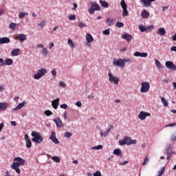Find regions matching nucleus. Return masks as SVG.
I'll list each match as a JSON object with an SVG mask.
<instances>
[{"instance_id": "nucleus-37", "label": "nucleus", "mask_w": 176, "mask_h": 176, "mask_svg": "<svg viewBox=\"0 0 176 176\" xmlns=\"http://www.w3.org/2000/svg\"><path fill=\"white\" fill-rule=\"evenodd\" d=\"M139 30H140V32H146V26L140 25Z\"/></svg>"}, {"instance_id": "nucleus-3", "label": "nucleus", "mask_w": 176, "mask_h": 176, "mask_svg": "<svg viewBox=\"0 0 176 176\" xmlns=\"http://www.w3.org/2000/svg\"><path fill=\"white\" fill-rule=\"evenodd\" d=\"M31 135L33 137L32 141L36 142V144H41L43 141V138L41 135V133L38 132L32 131Z\"/></svg>"}, {"instance_id": "nucleus-63", "label": "nucleus", "mask_w": 176, "mask_h": 176, "mask_svg": "<svg viewBox=\"0 0 176 176\" xmlns=\"http://www.w3.org/2000/svg\"><path fill=\"white\" fill-rule=\"evenodd\" d=\"M76 107H82V102L80 101H78L76 102Z\"/></svg>"}, {"instance_id": "nucleus-22", "label": "nucleus", "mask_w": 176, "mask_h": 176, "mask_svg": "<svg viewBox=\"0 0 176 176\" xmlns=\"http://www.w3.org/2000/svg\"><path fill=\"white\" fill-rule=\"evenodd\" d=\"M25 104H27V102L25 101H23L21 103H19L17 107H16L15 108H14L12 109L13 112H16V111H19V109H21V108H23V107H24V105H25Z\"/></svg>"}, {"instance_id": "nucleus-11", "label": "nucleus", "mask_w": 176, "mask_h": 176, "mask_svg": "<svg viewBox=\"0 0 176 176\" xmlns=\"http://www.w3.org/2000/svg\"><path fill=\"white\" fill-rule=\"evenodd\" d=\"M165 67L170 71H176V65L172 61H166L165 63Z\"/></svg>"}, {"instance_id": "nucleus-40", "label": "nucleus", "mask_w": 176, "mask_h": 176, "mask_svg": "<svg viewBox=\"0 0 176 176\" xmlns=\"http://www.w3.org/2000/svg\"><path fill=\"white\" fill-rule=\"evenodd\" d=\"M111 129H113V126H111L110 128L108 129L107 130V131H105V132L104 133V138L108 136V134H109V133H110Z\"/></svg>"}, {"instance_id": "nucleus-47", "label": "nucleus", "mask_w": 176, "mask_h": 176, "mask_svg": "<svg viewBox=\"0 0 176 176\" xmlns=\"http://www.w3.org/2000/svg\"><path fill=\"white\" fill-rule=\"evenodd\" d=\"M16 25H17L15 23H10L9 25V28L11 29V30H14V28H16Z\"/></svg>"}, {"instance_id": "nucleus-35", "label": "nucleus", "mask_w": 176, "mask_h": 176, "mask_svg": "<svg viewBox=\"0 0 176 176\" xmlns=\"http://www.w3.org/2000/svg\"><path fill=\"white\" fill-rule=\"evenodd\" d=\"M41 53L43 56H47V54H49V50H47V48L44 47L42 49Z\"/></svg>"}, {"instance_id": "nucleus-25", "label": "nucleus", "mask_w": 176, "mask_h": 176, "mask_svg": "<svg viewBox=\"0 0 176 176\" xmlns=\"http://www.w3.org/2000/svg\"><path fill=\"white\" fill-rule=\"evenodd\" d=\"M113 155L122 157V150L120 148H116L113 151Z\"/></svg>"}, {"instance_id": "nucleus-32", "label": "nucleus", "mask_w": 176, "mask_h": 176, "mask_svg": "<svg viewBox=\"0 0 176 176\" xmlns=\"http://www.w3.org/2000/svg\"><path fill=\"white\" fill-rule=\"evenodd\" d=\"M25 16H28V12H20L19 13V19H24V17H25Z\"/></svg>"}, {"instance_id": "nucleus-48", "label": "nucleus", "mask_w": 176, "mask_h": 176, "mask_svg": "<svg viewBox=\"0 0 176 176\" xmlns=\"http://www.w3.org/2000/svg\"><path fill=\"white\" fill-rule=\"evenodd\" d=\"M58 85L60 87H67V84H65V82H64L63 81H60L58 82Z\"/></svg>"}, {"instance_id": "nucleus-4", "label": "nucleus", "mask_w": 176, "mask_h": 176, "mask_svg": "<svg viewBox=\"0 0 176 176\" xmlns=\"http://www.w3.org/2000/svg\"><path fill=\"white\" fill-rule=\"evenodd\" d=\"M141 86L140 93H148L151 89V84L149 82H142Z\"/></svg>"}, {"instance_id": "nucleus-43", "label": "nucleus", "mask_w": 176, "mask_h": 176, "mask_svg": "<svg viewBox=\"0 0 176 176\" xmlns=\"http://www.w3.org/2000/svg\"><path fill=\"white\" fill-rule=\"evenodd\" d=\"M64 137L65 138H69L70 137H72V133H71V132H65V135H64Z\"/></svg>"}, {"instance_id": "nucleus-20", "label": "nucleus", "mask_w": 176, "mask_h": 176, "mask_svg": "<svg viewBox=\"0 0 176 176\" xmlns=\"http://www.w3.org/2000/svg\"><path fill=\"white\" fill-rule=\"evenodd\" d=\"M140 16H142V19H148V17L151 16V14L148 10H143L140 13Z\"/></svg>"}, {"instance_id": "nucleus-10", "label": "nucleus", "mask_w": 176, "mask_h": 176, "mask_svg": "<svg viewBox=\"0 0 176 176\" xmlns=\"http://www.w3.org/2000/svg\"><path fill=\"white\" fill-rule=\"evenodd\" d=\"M148 116H151V113L144 111H140L138 115V118L140 119V120H145Z\"/></svg>"}, {"instance_id": "nucleus-31", "label": "nucleus", "mask_w": 176, "mask_h": 176, "mask_svg": "<svg viewBox=\"0 0 176 176\" xmlns=\"http://www.w3.org/2000/svg\"><path fill=\"white\" fill-rule=\"evenodd\" d=\"M13 64V60L10 58H6L5 60L4 65H12Z\"/></svg>"}, {"instance_id": "nucleus-28", "label": "nucleus", "mask_w": 176, "mask_h": 176, "mask_svg": "<svg viewBox=\"0 0 176 176\" xmlns=\"http://www.w3.org/2000/svg\"><path fill=\"white\" fill-rule=\"evenodd\" d=\"M8 109V103L6 102H0V111H5Z\"/></svg>"}, {"instance_id": "nucleus-41", "label": "nucleus", "mask_w": 176, "mask_h": 176, "mask_svg": "<svg viewBox=\"0 0 176 176\" xmlns=\"http://www.w3.org/2000/svg\"><path fill=\"white\" fill-rule=\"evenodd\" d=\"M94 151H100V149H102V145L100 144L98 146H95L91 148Z\"/></svg>"}, {"instance_id": "nucleus-44", "label": "nucleus", "mask_w": 176, "mask_h": 176, "mask_svg": "<svg viewBox=\"0 0 176 176\" xmlns=\"http://www.w3.org/2000/svg\"><path fill=\"white\" fill-rule=\"evenodd\" d=\"M103 35H109L111 34V30L109 28L104 30L102 32Z\"/></svg>"}, {"instance_id": "nucleus-60", "label": "nucleus", "mask_w": 176, "mask_h": 176, "mask_svg": "<svg viewBox=\"0 0 176 176\" xmlns=\"http://www.w3.org/2000/svg\"><path fill=\"white\" fill-rule=\"evenodd\" d=\"M36 47H41V49H43L45 47V45L43 44L38 43L37 44Z\"/></svg>"}, {"instance_id": "nucleus-23", "label": "nucleus", "mask_w": 176, "mask_h": 176, "mask_svg": "<svg viewBox=\"0 0 176 176\" xmlns=\"http://www.w3.org/2000/svg\"><path fill=\"white\" fill-rule=\"evenodd\" d=\"M6 43H10V39L8 37L0 38V45H5Z\"/></svg>"}, {"instance_id": "nucleus-13", "label": "nucleus", "mask_w": 176, "mask_h": 176, "mask_svg": "<svg viewBox=\"0 0 176 176\" xmlns=\"http://www.w3.org/2000/svg\"><path fill=\"white\" fill-rule=\"evenodd\" d=\"M130 137L129 136H125L124 138L121 140L119 141L120 145H130V140H131Z\"/></svg>"}, {"instance_id": "nucleus-5", "label": "nucleus", "mask_w": 176, "mask_h": 176, "mask_svg": "<svg viewBox=\"0 0 176 176\" xmlns=\"http://www.w3.org/2000/svg\"><path fill=\"white\" fill-rule=\"evenodd\" d=\"M120 6L122 9V16L126 17L129 16V10H127V4L125 0H121Z\"/></svg>"}, {"instance_id": "nucleus-16", "label": "nucleus", "mask_w": 176, "mask_h": 176, "mask_svg": "<svg viewBox=\"0 0 176 176\" xmlns=\"http://www.w3.org/2000/svg\"><path fill=\"white\" fill-rule=\"evenodd\" d=\"M166 34H167V32H166V28H158L157 31V35H159V36H164Z\"/></svg>"}, {"instance_id": "nucleus-45", "label": "nucleus", "mask_w": 176, "mask_h": 176, "mask_svg": "<svg viewBox=\"0 0 176 176\" xmlns=\"http://www.w3.org/2000/svg\"><path fill=\"white\" fill-rule=\"evenodd\" d=\"M116 25L118 27V28H122L124 27V23H123L122 22H117Z\"/></svg>"}, {"instance_id": "nucleus-12", "label": "nucleus", "mask_w": 176, "mask_h": 176, "mask_svg": "<svg viewBox=\"0 0 176 176\" xmlns=\"http://www.w3.org/2000/svg\"><path fill=\"white\" fill-rule=\"evenodd\" d=\"M50 140H51V141H52V142H54V144H55L56 145L60 144V141H58V139L56 136V132L53 131H51V135L50 137Z\"/></svg>"}, {"instance_id": "nucleus-19", "label": "nucleus", "mask_w": 176, "mask_h": 176, "mask_svg": "<svg viewBox=\"0 0 176 176\" xmlns=\"http://www.w3.org/2000/svg\"><path fill=\"white\" fill-rule=\"evenodd\" d=\"M51 102L52 108H54V109H57V108H58V104H60V98H56L54 100H52Z\"/></svg>"}, {"instance_id": "nucleus-24", "label": "nucleus", "mask_w": 176, "mask_h": 176, "mask_svg": "<svg viewBox=\"0 0 176 176\" xmlns=\"http://www.w3.org/2000/svg\"><path fill=\"white\" fill-rule=\"evenodd\" d=\"M25 140L26 142V146L28 148H31V146H32V143L31 142V140H30L28 135H25Z\"/></svg>"}, {"instance_id": "nucleus-59", "label": "nucleus", "mask_w": 176, "mask_h": 176, "mask_svg": "<svg viewBox=\"0 0 176 176\" xmlns=\"http://www.w3.org/2000/svg\"><path fill=\"white\" fill-rule=\"evenodd\" d=\"M174 126H176V123H172L169 124L165 126V127H174Z\"/></svg>"}, {"instance_id": "nucleus-51", "label": "nucleus", "mask_w": 176, "mask_h": 176, "mask_svg": "<svg viewBox=\"0 0 176 176\" xmlns=\"http://www.w3.org/2000/svg\"><path fill=\"white\" fill-rule=\"evenodd\" d=\"M122 61H123L124 64H126V63H131V60H130V58H124L122 59Z\"/></svg>"}, {"instance_id": "nucleus-6", "label": "nucleus", "mask_w": 176, "mask_h": 176, "mask_svg": "<svg viewBox=\"0 0 176 176\" xmlns=\"http://www.w3.org/2000/svg\"><path fill=\"white\" fill-rule=\"evenodd\" d=\"M45 74H47V70L46 69H41L38 71V73L34 76V79L39 80L41 78L45 76Z\"/></svg>"}, {"instance_id": "nucleus-36", "label": "nucleus", "mask_w": 176, "mask_h": 176, "mask_svg": "<svg viewBox=\"0 0 176 176\" xmlns=\"http://www.w3.org/2000/svg\"><path fill=\"white\" fill-rule=\"evenodd\" d=\"M51 159L53 160V162H55V163H60V160L58 156H52Z\"/></svg>"}, {"instance_id": "nucleus-39", "label": "nucleus", "mask_w": 176, "mask_h": 176, "mask_svg": "<svg viewBox=\"0 0 176 176\" xmlns=\"http://www.w3.org/2000/svg\"><path fill=\"white\" fill-rule=\"evenodd\" d=\"M161 101L164 107H168V102L163 97H161Z\"/></svg>"}, {"instance_id": "nucleus-7", "label": "nucleus", "mask_w": 176, "mask_h": 176, "mask_svg": "<svg viewBox=\"0 0 176 176\" xmlns=\"http://www.w3.org/2000/svg\"><path fill=\"white\" fill-rule=\"evenodd\" d=\"M109 80L111 83H113V85H119V82H120V79L119 78L115 76L111 72L108 74Z\"/></svg>"}, {"instance_id": "nucleus-55", "label": "nucleus", "mask_w": 176, "mask_h": 176, "mask_svg": "<svg viewBox=\"0 0 176 176\" xmlns=\"http://www.w3.org/2000/svg\"><path fill=\"white\" fill-rule=\"evenodd\" d=\"M94 176H101V172L100 170H97L96 173L93 174Z\"/></svg>"}, {"instance_id": "nucleus-27", "label": "nucleus", "mask_w": 176, "mask_h": 176, "mask_svg": "<svg viewBox=\"0 0 176 176\" xmlns=\"http://www.w3.org/2000/svg\"><path fill=\"white\" fill-rule=\"evenodd\" d=\"M155 65L157 67V69H159V71H160V69H163V66L162 65V63H160V61L159 60L155 59Z\"/></svg>"}, {"instance_id": "nucleus-14", "label": "nucleus", "mask_w": 176, "mask_h": 176, "mask_svg": "<svg viewBox=\"0 0 176 176\" xmlns=\"http://www.w3.org/2000/svg\"><path fill=\"white\" fill-rule=\"evenodd\" d=\"M85 39L87 41V45L88 46H90V43L94 42V38H93V36H91L90 33H87L86 34Z\"/></svg>"}, {"instance_id": "nucleus-52", "label": "nucleus", "mask_w": 176, "mask_h": 176, "mask_svg": "<svg viewBox=\"0 0 176 176\" xmlns=\"http://www.w3.org/2000/svg\"><path fill=\"white\" fill-rule=\"evenodd\" d=\"M68 19H69V20L74 21V20H76V16L73 14V15L69 16Z\"/></svg>"}, {"instance_id": "nucleus-29", "label": "nucleus", "mask_w": 176, "mask_h": 176, "mask_svg": "<svg viewBox=\"0 0 176 176\" xmlns=\"http://www.w3.org/2000/svg\"><path fill=\"white\" fill-rule=\"evenodd\" d=\"M106 23H108V25H109L110 27H111V25H113L114 23H115V19L113 18H108L106 20Z\"/></svg>"}, {"instance_id": "nucleus-26", "label": "nucleus", "mask_w": 176, "mask_h": 176, "mask_svg": "<svg viewBox=\"0 0 176 176\" xmlns=\"http://www.w3.org/2000/svg\"><path fill=\"white\" fill-rule=\"evenodd\" d=\"M67 45L69 46L71 49H75V47H76L75 43L72 41L71 38L67 40Z\"/></svg>"}, {"instance_id": "nucleus-18", "label": "nucleus", "mask_w": 176, "mask_h": 176, "mask_svg": "<svg viewBox=\"0 0 176 176\" xmlns=\"http://www.w3.org/2000/svg\"><path fill=\"white\" fill-rule=\"evenodd\" d=\"M133 56L135 57H142V58H145L148 57V53L146 52H136L133 54Z\"/></svg>"}, {"instance_id": "nucleus-49", "label": "nucleus", "mask_w": 176, "mask_h": 176, "mask_svg": "<svg viewBox=\"0 0 176 176\" xmlns=\"http://www.w3.org/2000/svg\"><path fill=\"white\" fill-rule=\"evenodd\" d=\"M148 162H149V158L148 157V156H146L142 163V166H145V164H146V163H148Z\"/></svg>"}, {"instance_id": "nucleus-38", "label": "nucleus", "mask_w": 176, "mask_h": 176, "mask_svg": "<svg viewBox=\"0 0 176 176\" xmlns=\"http://www.w3.org/2000/svg\"><path fill=\"white\" fill-rule=\"evenodd\" d=\"M38 27L40 28H43L46 25V21H42L39 23L37 24Z\"/></svg>"}, {"instance_id": "nucleus-42", "label": "nucleus", "mask_w": 176, "mask_h": 176, "mask_svg": "<svg viewBox=\"0 0 176 176\" xmlns=\"http://www.w3.org/2000/svg\"><path fill=\"white\" fill-rule=\"evenodd\" d=\"M45 116H52L53 115V112H52L50 110H46L44 112Z\"/></svg>"}, {"instance_id": "nucleus-33", "label": "nucleus", "mask_w": 176, "mask_h": 176, "mask_svg": "<svg viewBox=\"0 0 176 176\" xmlns=\"http://www.w3.org/2000/svg\"><path fill=\"white\" fill-rule=\"evenodd\" d=\"M155 30V26L153 25L146 26V32H151Z\"/></svg>"}, {"instance_id": "nucleus-53", "label": "nucleus", "mask_w": 176, "mask_h": 176, "mask_svg": "<svg viewBox=\"0 0 176 176\" xmlns=\"http://www.w3.org/2000/svg\"><path fill=\"white\" fill-rule=\"evenodd\" d=\"M60 107L62 109H67V108H68V105H67V104H63L60 105Z\"/></svg>"}, {"instance_id": "nucleus-61", "label": "nucleus", "mask_w": 176, "mask_h": 176, "mask_svg": "<svg viewBox=\"0 0 176 176\" xmlns=\"http://www.w3.org/2000/svg\"><path fill=\"white\" fill-rule=\"evenodd\" d=\"M5 63H3V59L2 58H0V67H3Z\"/></svg>"}, {"instance_id": "nucleus-46", "label": "nucleus", "mask_w": 176, "mask_h": 176, "mask_svg": "<svg viewBox=\"0 0 176 176\" xmlns=\"http://www.w3.org/2000/svg\"><path fill=\"white\" fill-rule=\"evenodd\" d=\"M164 170L165 168L162 167L160 170L158 171V175L157 176H162L163 174H164Z\"/></svg>"}, {"instance_id": "nucleus-17", "label": "nucleus", "mask_w": 176, "mask_h": 176, "mask_svg": "<svg viewBox=\"0 0 176 176\" xmlns=\"http://www.w3.org/2000/svg\"><path fill=\"white\" fill-rule=\"evenodd\" d=\"M122 38L124 41H126V42H131V41H133V36H131V34H129L127 33L124 34L122 36Z\"/></svg>"}, {"instance_id": "nucleus-2", "label": "nucleus", "mask_w": 176, "mask_h": 176, "mask_svg": "<svg viewBox=\"0 0 176 176\" xmlns=\"http://www.w3.org/2000/svg\"><path fill=\"white\" fill-rule=\"evenodd\" d=\"M100 10H101L100 5H98L96 1H91V7L88 10L89 14H94L95 12H98Z\"/></svg>"}, {"instance_id": "nucleus-62", "label": "nucleus", "mask_w": 176, "mask_h": 176, "mask_svg": "<svg viewBox=\"0 0 176 176\" xmlns=\"http://www.w3.org/2000/svg\"><path fill=\"white\" fill-rule=\"evenodd\" d=\"M171 149V144H167L166 146V152H168Z\"/></svg>"}, {"instance_id": "nucleus-56", "label": "nucleus", "mask_w": 176, "mask_h": 176, "mask_svg": "<svg viewBox=\"0 0 176 176\" xmlns=\"http://www.w3.org/2000/svg\"><path fill=\"white\" fill-rule=\"evenodd\" d=\"M127 163H129V161H124L122 162L118 163V164H119V166H126V164H127Z\"/></svg>"}, {"instance_id": "nucleus-64", "label": "nucleus", "mask_w": 176, "mask_h": 176, "mask_svg": "<svg viewBox=\"0 0 176 176\" xmlns=\"http://www.w3.org/2000/svg\"><path fill=\"white\" fill-rule=\"evenodd\" d=\"M171 52H176V46H173L170 48Z\"/></svg>"}, {"instance_id": "nucleus-1", "label": "nucleus", "mask_w": 176, "mask_h": 176, "mask_svg": "<svg viewBox=\"0 0 176 176\" xmlns=\"http://www.w3.org/2000/svg\"><path fill=\"white\" fill-rule=\"evenodd\" d=\"M14 162H13L12 165L11 166V168L14 170L16 174H20L21 170H20V166H24L25 164V160L20 157H16L14 159Z\"/></svg>"}, {"instance_id": "nucleus-50", "label": "nucleus", "mask_w": 176, "mask_h": 176, "mask_svg": "<svg viewBox=\"0 0 176 176\" xmlns=\"http://www.w3.org/2000/svg\"><path fill=\"white\" fill-rule=\"evenodd\" d=\"M51 74L52 76H57V70L56 69H53Z\"/></svg>"}, {"instance_id": "nucleus-34", "label": "nucleus", "mask_w": 176, "mask_h": 176, "mask_svg": "<svg viewBox=\"0 0 176 176\" xmlns=\"http://www.w3.org/2000/svg\"><path fill=\"white\" fill-rule=\"evenodd\" d=\"M100 3L101 6H102V8H107L109 6V5L108 4V2L105 1L100 0Z\"/></svg>"}, {"instance_id": "nucleus-54", "label": "nucleus", "mask_w": 176, "mask_h": 176, "mask_svg": "<svg viewBox=\"0 0 176 176\" xmlns=\"http://www.w3.org/2000/svg\"><path fill=\"white\" fill-rule=\"evenodd\" d=\"M135 144H137V141L135 140H131V138L129 145H135Z\"/></svg>"}, {"instance_id": "nucleus-9", "label": "nucleus", "mask_w": 176, "mask_h": 176, "mask_svg": "<svg viewBox=\"0 0 176 176\" xmlns=\"http://www.w3.org/2000/svg\"><path fill=\"white\" fill-rule=\"evenodd\" d=\"M156 0H140V3L144 8H151L152 6V2H155Z\"/></svg>"}, {"instance_id": "nucleus-15", "label": "nucleus", "mask_w": 176, "mask_h": 176, "mask_svg": "<svg viewBox=\"0 0 176 176\" xmlns=\"http://www.w3.org/2000/svg\"><path fill=\"white\" fill-rule=\"evenodd\" d=\"M54 122L58 129H61L63 127V121H61V119L60 118L56 117L54 119Z\"/></svg>"}, {"instance_id": "nucleus-21", "label": "nucleus", "mask_w": 176, "mask_h": 176, "mask_svg": "<svg viewBox=\"0 0 176 176\" xmlns=\"http://www.w3.org/2000/svg\"><path fill=\"white\" fill-rule=\"evenodd\" d=\"M19 41L21 42V43H23L24 41H27V34H19L17 36Z\"/></svg>"}, {"instance_id": "nucleus-57", "label": "nucleus", "mask_w": 176, "mask_h": 176, "mask_svg": "<svg viewBox=\"0 0 176 176\" xmlns=\"http://www.w3.org/2000/svg\"><path fill=\"white\" fill-rule=\"evenodd\" d=\"M76 9H78V4L76 3H74L72 10H76Z\"/></svg>"}, {"instance_id": "nucleus-30", "label": "nucleus", "mask_w": 176, "mask_h": 176, "mask_svg": "<svg viewBox=\"0 0 176 176\" xmlns=\"http://www.w3.org/2000/svg\"><path fill=\"white\" fill-rule=\"evenodd\" d=\"M19 53H20V49L19 48L14 49L11 52L12 56H19Z\"/></svg>"}, {"instance_id": "nucleus-8", "label": "nucleus", "mask_w": 176, "mask_h": 176, "mask_svg": "<svg viewBox=\"0 0 176 176\" xmlns=\"http://www.w3.org/2000/svg\"><path fill=\"white\" fill-rule=\"evenodd\" d=\"M113 65L116 67H119L120 68H124L126 67V64L124 63L123 59L119 58L116 60V59H114L113 60Z\"/></svg>"}, {"instance_id": "nucleus-58", "label": "nucleus", "mask_w": 176, "mask_h": 176, "mask_svg": "<svg viewBox=\"0 0 176 176\" xmlns=\"http://www.w3.org/2000/svg\"><path fill=\"white\" fill-rule=\"evenodd\" d=\"M78 27H79L80 28H83V27H86V25H85V24L83 23V22H80V23H78Z\"/></svg>"}]
</instances>
